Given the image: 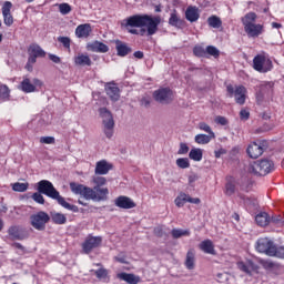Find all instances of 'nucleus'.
<instances>
[{"instance_id": "1", "label": "nucleus", "mask_w": 284, "mask_h": 284, "mask_svg": "<svg viewBox=\"0 0 284 284\" xmlns=\"http://www.w3.org/2000/svg\"><path fill=\"white\" fill-rule=\"evenodd\" d=\"M93 187L79 184L77 182H70L69 187L72 194L77 196H82L85 201H95L97 203H101V201H108V196L110 194V190L108 187H103L106 185L108 179L104 176L95 175L92 178Z\"/></svg>"}, {"instance_id": "2", "label": "nucleus", "mask_w": 284, "mask_h": 284, "mask_svg": "<svg viewBox=\"0 0 284 284\" xmlns=\"http://www.w3.org/2000/svg\"><path fill=\"white\" fill-rule=\"evenodd\" d=\"M159 26H161V16L134 14L124 19L125 28H142L141 37L145 32L148 37H154L159 32Z\"/></svg>"}, {"instance_id": "3", "label": "nucleus", "mask_w": 284, "mask_h": 284, "mask_svg": "<svg viewBox=\"0 0 284 284\" xmlns=\"http://www.w3.org/2000/svg\"><path fill=\"white\" fill-rule=\"evenodd\" d=\"M38 192L40 194H44L45 196H49V199H53V201H57L59 205L64 207V210H69L70 212H79V206L74 204H70L65 201V197L61 196L59 191L54 187V184L48 180H41L38 182Z\"/></svg>"}, {"instance_id": "4", "label": "nucleus", "mask_w": 284, "mask_h": 284, "mask_svg": "<svg viewBox=\"0 0 284 284\" xmlns=\"http://www.w3.org/2000/svg\"><path fill=\"white\" fill-rule=\"evenodd\" d=\"M258 16L256 12H248L241 18L244 32L247 34L248 39H258L263 32H265V27L261 23H256Z\"/></svg>"}, {"instance_id": "5", "label": "nucleus", "mask_w": 284, "mask_h": 284, "mask_svg": "<svg viewBox=\"0 0 284 284\" xmlns=\"http://www.w3.org/2000/svg\"><path fill=\"white\" fill-rule=\"evenodd\" d=\"M247 171L254 176H267L274 172V162L268 159H262L248 164Z\"/></svg>"}, {"instance_id": "6", "label": "nucleus", "mask_w": 284, "mask_h": 284, "mask_svg": "<svg viewBox=\"0 0 284 284\" xmlns=\"http://www.w3.org/2000/svg\"><path fill=\"white\" fill-rule=\"evenodd\" d=\"M99 113L102 118L104 134L106 139H112V136L114 135V118L112 116V112H110L108 108H100Z\"/></svg>"}, {"instance_id": "7", "label": "nucleus", "mask_w": 284, "mask_h": 284, "mask_svg": "<svg viewBox=\"0 0 284 284\" xmlns=\"http://www.w3.org/2000/svg\"><path fill=\"white\" fill-rule=\"evenodd\" d=\"M226 92H227V97L230 99H235V103H237V105H245V101L247 99V89L243 85H236L234 88V85L229 84L226 85Z\"/></svg>"}, {"instance_id": "8", "label": "nucleus", "mask_w": 284, "mask_h": 284, "mask_svg": "<svg viewBox=\"0 0 284 284\" xmlns=\"http://www.w3.org/2000/svg\"><path fill=\"white\" fill-rule=\"evenodd\" d=\"M30 223L34 230L43 232L45 230V225L50 223V215L45 213V211H39L30 216Z\"/></svg>"}, {"instance_id": "9", "label": "nucleus", "mask_w": 284, "mask_h": 284, "mask_svg": "<svg viewBox=\"0 0 284 284\" xmlns=\"http://www.w3.org/2000/svg\"><path fill=\"white\" fill-rule=\"evenodd\" d=\"M253 68L256 70V72H272V69L274 68V64L272 63V60L265 58L263 54H257L253 59Z\"/></svg>"}, {"instance_id": "10", "label": "nucleus", "mask_w": 284, "mask_h": 284, "mask_svg": "<svg viewBox=\"0 0 284 284\" xmlns=\"http://www.w3.org/2000/svg\"><path fill=\"white\" fill-rule=\"evenodd\" d=\"M153 99L158 101V103L170 105V103L174 101V91L170 88L158 89L153 92Z\"/></svg>"}, {"instance_id": "11", "label": "nucleus", "mask_w": 284, "mask_h": 284, "mask_svg": "<svg viewBox=\"0 0 284 284\" xmlns=\"http://www.w3.org/2000/svg\"><path fill=\"white\" fill-rule=\"evenodd\" d=\"M275 246L276 244H274V241L270 240L268 237H260L256 241L255 250L258 252V254L271 256V254H274Z\"/></svg>"}, {"instance_id": "12", "label": "nucleus", "mask_w": 284, "mask_h": 284, "mask_svg": "<svg viewBox=\"0 0 284 284\" xmlns=\"http://www.w3.org/2000/svg\"><path fill=\"white\" fill-rule=\"evenodd\" d=\"M42 87H43V82L39 78H34L31 81L30 78L24 77L19 84V90H21L26 94H30L32 92H37V88H42Z\"/></svg>"}, {"instance_id": "13", "label": "nucleus", "mask_w": 284, "mask_h": 284, "mask_svg": "<svg viewBox=\"0 0 284 284\" xmlns=\"http://www.w3.org/2000/svg\"><path fill=\"white\" fill-rule=\"evenodd\" d=\"M267 150V141L261 142H252L247 149L246 153L248 154L250 159H258V156L263 155V152Z\"/></svg>"}, {"instance_id": "14", "label": "nucleus", "mask_w": 284, "mask_h": 284, "mask_svg": "<svg viewBox=\"0 0 284 284\" xmlns=\"http://www.w3.org/2000/svg\"><path fill=\"white\" fill-rule=\"evenodd\" d=\"M101 243H103V237L88 235L82 243V251L84 254H90L92 253V250H97V247H100Z\"/></svg>"}, {"instance_id": "15", "label": "nucleus", "mask_w": 284, "mask_h": 284, "mask_svg": "<svg viewBox=\"0 0 284 284\" xmlns=\"http://www.w3.org/2000/svg\"><path fill=\"white\" fill-rule=\"evenodd\" d=\"M9 239L11 241H24L28 239V234L26 233V229L20 225H12L8 229Z\"/></svg>"}, {"instance_id": "16", "label": "nucleus", "mask_w": 284, "mask_h": 284, "mask_svg": "<svg viewBox=\"0 0 284 284\" xmlns=\"http://www.w3.org/2000/svg\"><path fill=\"white\" fill-rule=\"evenodd\" d=\"M28 54L31 62H37V59H45V51L37 43L29 45Z\"/></svg>"}, {"instance_id": "17", "label": "nucleus", "mask_w": 284, "mask_h": 284, "mask_svg": "<svg viewBox=\"0 0 284 284\" xmlns=\"http://www.w3.org/2000/svg\"><path fill=\"white\" fill-rule=\"evenodd\" d=\"M114 205L120 207L121 210H132L136 207V204L133 202L131 197L125 195H120L114 200Z\"/></svg>"}, {"instance_id": "18", "label": "nucleus", "mask_w": 284, "mask_h": 284, "mask_svg": "<svg viewBox=\"0 0 284 284\" xmlns=\"http://www.w3.org/2000/svg\"><path fill=\"white\" fill-rule=\"evenodd\" d=\"M104 90L111 101H119L121 99V90L119 89V85L114 82H109L104 85Z\"/></svg>"}, {"instance_id": "19", "label": "nucleus", "mask_w": 284, "mask_h": 284, "mask_svg": "<svg viewBox=\"0 0 284 284\" xmlns=\"http://www.w3.org/2000/svg\"><path fill=\"white\" fill-rule=\"evenodd\" d=\"M174 203H175L176 207H183V205H185V203H193L194 205H199V203H201V199L191 197L186 193H180V196H178L174 200Z\"/></svg>"}, {"instance_id": "20", "label": "nucleus", "mask_w": 284, "mask_h": 284, "mask_svg": "<svg viewBox=\"0 0 284 284\" xmlns=\"http://www.w3.org/2000/svg\"><path fill=\"white\" fill-rule=\"evenodd\" d=\"M11 10H12V2L6 1L2 6V16H3L4 26H8V28H10L12 23H14V18L10 12Z\"/></svg>"}, {"instance_id": "21", "label": "nucleus", "mask_w": 284, "mask_h": 284, "mask_svg": "<svg viewBox=\"0 0 284 284\" xmlns=\"http://www.w3.org/2000/svg\"><path fill=\"white\" fill-rule=\"evenodd\" d=\"M113 165L108 162V160H100L95 164V174L98 176H104L112 170Z\"/></svg>"}, {"instance_id": "22", "label": "nucleus", "mask_w": 284, "mask_h": 284, "mask_svg": "<svg viewBox=\"0 0 284 284\" xmlns=\"http://www.w3.org/2000/svg\"><path fill=\"white\" fill-rule=\"evenodd\" d=\"M169 26H172L173 28H178L179 30H183L187 26V22H185L179 13H176V10L171 12L169 18Z\"/></svg>"}, {"instance_id": "23", "label": "nucleus", "mask_w": 284, "mask_h": 284, "mask_svg": "<svg viewBox=\"0 0 284 284\" xmlns=\"http://www.w3.org/2000/svg\"><path fill=\"white\" fill-rule=\"evenodd\" d=\"M90 34H92V24L90 23L79 24L75 28V37L78 39H88Z\"/></svg>"}, {"instance_id": "24", "label": "nucleus", "mask_w": 284, "mask_h": 284, "mask_svg": "<svg viewBox=\"0 0 284 284\" xmlns=\"http://www.w3.org/2000/svg\"><path fill=\"white\" fill-rule=\"evenodd\" d=\"M88 50H90V52H100L101 54H105V52H110V47H108V44L95 40L91 43L88 44Z\"/></svg>"}, {"instance_id": "25", "label": "nucleus", "mask_w": 284, "mask_h": 284, "mask_svg": "<svg viewBox=\"0 0 284 284\" xmlns=\"http://www.w3.org/2000/svg\"><path fill=\"white\" fill-rule=\"evenodd\" d=\"M116 278L120 281H124L128 284H139L141 283V276L135 275L134 273H118Z\"/></svg>"}, {"instance_id": "26", "label": "nucleus", "mask_w": 284, "mask_h": 284, "mask_svg": "<svg viewBox=\"0 0 284 284\" xmlns=\"http://www.w3.org/2000/svg\"><path fill=\"white\" fill-rule=\"evenodd\" d=\"M235 193H236V179H234V176H232V175H229V176H226L224 194H225V196H232Z\"/></svg>"}, {"instance_id": "27", "label": "nucleus", "mask_w": 284, "mask_h": 284, "mask_svg": "<svg viewBox=\"0 0 284 284\" xmlns=\"http://www.w3.org/2000/svg\"><path fill=\"white\" fill-rule=\"evenodd\" d=\"M185 19L186 21H190V23H196L199 19H201V13L199 12V9L196 7H187L185 10Z\"/></svg>"}, {"instance_id": "28", "label": "nucleus", "mask_w": 284, "mask_h": 284, "mask_svg": "<svg viewBox=\"0 0 284 284\" xmlns=\"http://www.w3.org/2000/svg\"><path fill=\"white\" fill-rule=\"evenodd\" d=\"M114 43H115V50H116L118 57H128V54L132 52V48H130L128 43L121 40H115Z\"/></svg>"}, {"instance_id": "29", "label": "nucleus", "mask_w": 284, "mask_h": 284, "mask_svg": "<svg viewBox=\"0 0 284 284\" xmlns=\"http://www.w3.org/2000/svg\"><path fill=\"white\" fill-rule=\"evenodd\" d=\"M199 248L204 252V254L216 255V250H214V243L212 240H204L200 243Z\"/></svg>"}, {"instance_id": "30", "label": "nucleus", "mask_w": 284, "mask_h": 284, "mask_svg": "<svg viewBox=\"0 0 284 284\" xmlns=\"http://www.w3.org/2000/svg\"><path fill=\"white\" fill-rule=\"evenodd\" d=\"M260 265L266 272H278L281 270V264L273 262L272 260H260Z\"/></svg>"}, {"instance_id": "31", "label": "nucleus", "mask_w": 284, "mask_h": 284, "mask_svg": "<svg viewBox=\"0 0 284 284\" xmlns=\"http://www.w3.org/2000/svg\"><path fill=\"white\" fill-rule=\"evenodd\" d=\"M74 63L75 65H82V67H90L92 65V60L90 59V55L88 54H83V53H79L75 58H74Z\"/></svg>"}, {"instance_id": "32", "label": "nucleus", "mask_w": 284, "mask_h": 284, "mask_svg": "<svg viewBox=\"0 0 284 284\" xmlns=\"http://www.w3.org/2000/svg\"><path fill=\"white\" fill-rule=\"evenodd\" d=\"M255 222L260 227H266V225H270V214L266 212H261L255 216Z\"/></svg>"}, {"instance_id": "33", "label": "nucleus", "mask_w": 284, "mask_h": 284, "mask_svg": "<svg viewBox=\"0 0 284 284\" xmlns=\"http://www.w3.org/2000/svg\"><path fill=\"white\" fill-rule=\"evenodd\" d=\"M51 221L54 223V225H65L68 223V217H65V214L63 213H51Z\"/></svg>"}, {"instance_id": "34", "label": "nucleus", "mask_w": 284, "mask_h": 284, "mask_svg": "<svg viewBox=\"0 0 284 284\" xmlns=\"http://www.w3.org/2000/svg\"><path fill=\"white\" fill-rule=\"evenodd\" d=\"M196 260L194 250H189L186 253L185 267L186 270H194V261Z\"/></svg>"}, {"instance_id": "35", "label": "nucleus", "mask_w": 284, "mask_h": 284, "mask_svg": "<svg viewBox=\"0 0 284 284\" xmlns=\"http://www.w3.org/2000/svg\"><path fill=\"white\" fill-rule=\"evenodd\" d=\"M189 159H191V161H195V162L203 161V150L202 149H192L189 153Z\"/></svg>"}, {"instance_id": "36", "label": "nucleus", "mask_w": 284, "mask_h": 284, "mask_svg": "<svg viewBox=\"0 0 284 284\" xmlns=\"http://www.w3.org/2000/svg\"><path fill=\"white\" fill-rule=\"evenodd\" d=\"M236 265H237V270L240 272H244V274H248V276L252 275V271L250 270V267H252V265H254V262L248 261V265H247V264H245V262L240 261L236 263Z\"/></svg>"}, {"instance_id": "37", "label": "nucleus", "mask_w": 284, "mask_h": 284, "mask_svg": "<svg viewBox=\"0 0 284 284\" xmlns=\"http://www.w3.org/2000/svg\"><path fill=\"white\" fill-rule=\"evenodd\" d=\"M212 135H206V134H197L194 138L195 143H197V145H207V143H210L212 141Z\"/></svg>"}, {"instance_id": "38", "label": "nucleus", "mask_w": 284, "mask_h": 284, "mask_svg": "<svg viewBox=\"0 0 284 284\" xmlns=\"http://www.w3.org/2000/svg\"><path fill=\"white\" fill-rule=\"evenodd\" d=\"M0 101H10V88L7 84H0Z\"/></svg>"}, {"instance_id": "39", "label": "nucleus", "mask_w": 284, "mask_h": 284, "mask_svg": "<svg viewBox=\"0 0 284 284\" xmlns=\"http://www.w3.org/2000/svg\"><path fill=\"white\" fill-rule=\"evenodd\" d=\"M94 274H95L97 278H99V281H104V282L110 281V277L108 276L109 272L105 267H100V268L95 270Z\"/></svg>"}, {"instance_id": "40", "label": "nucleus", "mask_w": 284, "mask_h": 284, "mask_svg": "<svg viewBox=\"0 0 284 284\" xmlns=\"http://www.w3.org/2000/svg\"><path fill=\"white\" fill-rule=\"evenodd\" d=\"M207 23L210 28H221V26H223V21L221 20V18H219V16L209 17Z\"/></svg>"}, {"instance_id": "41", "label": "nucleus", "mask_w": 284, "mask_h": 284, "mask_svg": "<svg viewBox=\"0 0 284 284\" xmlns=\"http://www.w3.org/2000/svg\"><path fill=\"white\" fill-rule=\"evenodd\" d=\"M190 230L173 229L171 231V236L173 239H181V236H190Z\"/></svg>"}, {"instance_id": "42", "label": "nucleus", "mask_w": 284, "mask_h": 284, "mask_svg": "<svg viewBox=\"0 0 284 284\" xmlns=\"http://www.w3.org/2000/svg\"><path fill=\"white\" fill-rule=\"evenodd\" d=\"M193 54H194V57L202 59L206 54V49L203 48V45H201V44H195L193 47Z\"/></svg>"}, {"instance_id": "43", "label": "nucleus", "mask_w": 284, "mask_h": 284, "mask_svg": "<svg viewBox=\"0 0 284 284\" xmlns=\"http://www.w3.org/2000/svg\"><path fill=\"white\" fill-rule=\"evenodd\" d=\"M270 223H273V225H276V227H283L284 217L281 214L273 215L272 217H270Z\"/></svg>"}, {"instance_id": "44", "label": "nucleus", "mask_w": 284, "mask_h": 284, "mask_svg": "<svg viewBox=\"0 0 284 284\" xmlns=\"http://www.w3.org/2000/svg\"><path fill=\"white\" fill-rule=\"evenodd\" d=\"M199 129L202 130L203 132H206L213 139H216V135L214 134V131H212V128L207 123L200 122L199 123Z\"/></svg>"}, {"instance_id": "45", "label": "nucleus", "mask_w": 284, "mask_h": 284, "mask_svg": "<svg viewBox=\"0 0 284 284\" xmlns=\"http://www.w3.org/2000/svg\"><path fill=\"white\" fill-rule=\"evenodd\" d=\"M28 187H29L28 183L16 182L12 184L13 192H26L28 191Z\"/></svg>"}, {"instance_id": "46", "label": "nucleus", "mask_w": 284, "mask_h": 284, "mask_svg": "<svg viewBox=\"0 0 284 284\" xmlns=\"http://www.w3.org/2000/svg\"><path fill=\"white\" fill-rule=\"evenodd\" d=\"M175 163L181 170H187V168H190V159L187 158H180Z\"/></svg>"}, {"instance_id": "47", "label": "nucleus", "mask_w": 284, "mask_h": 284, "mask_svg": "<svg viewBox=\"0 0 284 284\" xmlns=\"http://www.w3.org/2000/svg\"><path fill=\"white\" fill-rule=\"evenodd\" d=\"M206 54H210V57H214L215 59H219V57H221V51H219V49H216V47L214 45H207Z\"/></svg>"}, {"instance_id": "48", "label": "nucleus", "mask_w": 284, "mask_h": 284, "mask_svg": "<svg viewBox=\"0 0 284 284\" xmlns=\"http://www.w3.org/2000/svg\"><path fill=\"white\" fill-rule=\"evenodd\" d=\"M59 7V12L62 14H70L72 12V7L65 2L57 4Z\"/></svg>"}, {"instance_id": "49", "label": "nucleus", "mask_w": 284, "mask_h": 284, "mask_svg": "<svg viewBox=\"0 0 284 284\" xmlns=\"http://www.w3.org/2000/svg\"><path fill=\"white\" fill-rule=\"evenodd\" d=\"M43 193H40L39 191L33 193L31 199H33V201L36 203H39V205H44L45 204V199L42 195Z\"/></svg>"}, {"instance_id": "50", "label": "nucleus", "mask_w": 284, "mask_h": 284, "mask_svg": "<svg viewBox=\"0 0 284 284\" xmlns=\"http://www.w3.org/2000/svg\"><path fill=\"white\" fill-rule=\"evenodd\" d=\"M270 256H275L276 258H284V247L280 246L277 247L276 245L273 248V254Z\"/></svg>"}, {"instance_id": "51", "label": "nucleus", "mask_w": 284, "mask_h": 284, "mask_svg": "<svg viewBox=\"0 0 284 284\" xmlns=\"http://www.w3.org/2000/svg\"><path fill=\"white\" fill-rule=\"evenodd\" d=\"M59 43H62L63 48H65V50H70V45L72 43V40L68 37H59L58 38Z\"/></svg>"}, {"instance_id": "52", "label": "nucleus", "mask_w": 284, "mask_h": 284, "mask_svg": "<svg viewBox=\"0 0 284 284\" xmlns=\"http://www.w3.org/2000/svg\"><path fill=\"white\" fill-rule=\"evenodd\" d=\"M40 143H44L45 145H53L55 143L54 136H41Z\"/></svg>"}, {"instance_id": "53", "label": "nucleus", "mask_w": 284, "mask_h": 284, "mask_svg": "<svg viewBox=\"0 0 284 284\" xmlns=\"http://www.w3.org/2000/svg\"><path fill=\"white\" fill-rule=\"evenodd\" d=\"M240 119H241V121H247V120H250V110H247V109H242V110L240 111Z\"/></svg>"}, {"instance_id": "54", "label": "nucleus", "mask_w": 284, "mask_h": 284, "mask_svg": "<svg viewBox=\"0 0 284 284\" xmlns=\"http://www.w3.org/2000/svg\"><path fill=\"white\" fill-rule=\"evenodd\" d=\"M187 152H190V146H187V144L181 142L178 154H187Z\"/></svg>"}, {"instance_id": "55", "label": "nucleus", "mask_w": 284, "mask_h": 284, "mask_svg": "<svg viewBox=\"0 0 284 284\" xmlns=\"http://www.w3.org/2000/svg\"><path fill=\"white\" fill-rule=\"evenodd\" d=\"M215 123H217V125H227V118L217 115L215 118Z\"/></svg>"}, {"instance_id": "56", "label": "nucleus", "mask_w": 284, "mask_h": 284, "mask_svg": "<svg viewBox=\"0 0 284 284\" xmlns=\"http://www.w3.org/2000/svg\"><path fill=\"white\" fill-rule=\"evenodd\" d=\"M154 234H155V236H159L160 239L163 237V234H164L163 227L162 226H156L154 229Z\"/></svg>"}, {"instance_id": "57", "label": "nucleus", "mask_w": 284, "mask_h": 284, "mask_svg": "<svg viewBox=\"0 0 284 284\" xmlns=\"http://www.w3.org/2000/svg\"><path fill=\"white\" fill-rule=\"evenodd\" d=\"M34 63H37V62H31L30 61V58H28V61H27V64H26V70L28 71V72H32V70H34V68H33V64Z\"/></svg>"}, {"instance_id": "58", "label": "nucleus", "mask_w": 284, "mask_h": 284, "mask_svg": "<svg viewBox=\"0 0 284 284\" xmlns=\"http://www.w3.org/2000/svg\"><path fill=\"white\" fill-rule=\"evenodd\" d=\"M49 59H50V61H52L53 63H61V58H59V55L49 54Z\"/></svg>"}, {"instance_id": "59", "label": "nucleus", "mask_w": 284, "mask_h": 284, "mask_svg": "<svg viewBox=\"0 0 284 284\" xmlns=\"http://www.w3.org/2000/svg\"><path fill=\"white\" fill-rule=\"evenodd\" d=\"M196 181H199V175L192 174V175L189 176L190 185H192V183H196Z\"/></svg>"}, {"instance_id": "60", "label": "nucleus", "mask_w": 284, "mask_h": 284, "mask_svg": "<svg viewBox=\"0 0 284 284\" xmlns=\"http://www.w3.org/2000/svg\"><path fill=\"white\" fill-rule=\"evenodd\" d=\"M12 247H16V250H21V252L26 251V247L21 243H19V242H14L12 244Z\"/></svg>"}, {"instance_id": "61", "label": "nucleus", "mask_w": 284, "mask_h": 284, "mask_svg": "<svg viewBox=\"0 0 284 284\" xmlns=\"http://www.w3.org/2000/svg\"><path fill=\"white\" fill-rule=\"evenodd\" d=\"M261 88H262V90L265 89V88L272 89V88H274V82H263L261 84Z\"/></svg>"}, {"instance_id": "62", "label": "nucleus", "mask_w": 284, "mask_h": 284, "mask_svg": "<svg viewBox=\"0 0 284 284\" xmlns=\"http://www.w3.org/2000/svg\"><path fill=\"white\" fill-rule=\"evenodd\" d=\"M133 57H134L135 59H143L144 53H143V51H135V52L133 53Z\"/></svg>"}, {"instance_id": "63", "label": "nucleus", "mask_w": 284, "mask_h": 284, "mask_svg": "<svg viewBox=\"0 0 284 284\" xmlns=\"http://www.w3.org/2000/svg\"><path fill=\"white\" fill-rule=\"evenodd\" d=\"M272 28H275L278 30V28H283V24H281L278 22H272Z\"/></svg>"}, {"instance_id": "64", "label": "nucleus", "mask_w": 284, "mask_h": 284, "mask_svg": "<svg viewBox=\"0 0 284 284\" xmlns=\"http://www.w3.org/2000/svg\"><path fill=\"white\" fill-rule=\"evenodd\" d=\"M118 263H125V257H115Z\"/></svg>"}]
</instances>
